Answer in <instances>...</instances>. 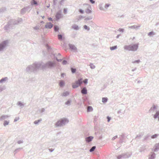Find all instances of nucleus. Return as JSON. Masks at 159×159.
Returning a JSON list of instances; mask_svg holds the SVG:
<instances>
[{
  "label": "nucleus",
  "mask_w": 159,
  "mask_h": 159,
  "mask_svg": "<svg viewBox=\"0 0 159 159\" xmlns=\"http://www.w3.org/2000/svg\"><path fill=\"white\" fill-rule=\"evenodd\" d=\"M138 48V45L134 44L133 45L129 46H125L124 47L125 49L129 51H135L137 50Z\"/></svg>",
  "instance_id": "nucleus-1"
},
{
  "label": "nucleus",
  "mask_w": 159,
  "mask_h": 159,
  "mask_svg": "<svg viewBox=\"0 0 159 159\" xmlns=\"http://www.w3.org/2000/svg\"><path fill=\"white\" fill-rule=\"evenodd\" d=\"M82 79H79L77 81H76L75 83L73 84L72 87L73 88H75L80 86L82 83Z\"/></svg>",
  "instance_id": "nucleus-2"
},
{
  "label": "nucleus",
  "mask_w": 159,
  "mask_h": 159,
  "mask_svg": "<svg viewBox=\"0 0 159 159\" xmlns=\"http://www.w3.org/2000/svg\"><path fill=\"white\" fill-rule=\"evenodd\" d=\"M65 121V120H61L58 121L56 124L57 126H61L62 125Z\"/></svg>",
  "instance_id": "nucleus-3"
},
{
  "label": "nucleus",
  "mask_w": 159,
  "mask_h": 159,
  "mask_svg": "<svg viewBox=\"0 0 159 159\" xmlns=\"http://www.w3.org/2000/svg\"><path fill=\"white\" fill-rule=\"evenodd\" d=\"M53 25L51 23H47L46 24L45 27L46 28L51 29Z\"/></svg>",
  "instance_id": "nucleus-4"
},
{
  "label": "nucleus",
  "mask_w": 159,
  "mask_h": 159,
  "mask_svg": "<svg viewBox=\"0 0 159 159\" xmlns=\"http://www.w3.org/2000/svg\"><path fill=\"white\" fill-rule=\"evenodd\" d=\"M7 43V42L5 41L3 42L2 43L0 44V50L3 49L4 47L6 46Z\"/></svg>",
  "instance_id": "nucleus-5"
},
{
  "label": "nucleus",
  "mask_w": 159,
  "mask_h": 159,
  "mask_svg": "<svg viewBox=\"0 0 159 159\" xmlns=\"http://www.w3.org/2000/svg\"><path fill=\"white\" fill-rule=\"evenodd\" d=\"M55 63L51 62H48L46 64V66L48 67H51L54 66Z\"/></svg>",
  "instance_id": "nucleus-6"
},
{
  "label": "nucleus",
  "mask_w": 159,
  "mask_h": 159,
  "mask_svg": "<svg viewBox=\"0 0 159 159\" xmlns=\"http://www.w3.org/2000/svg\"><path fill=\"white\" fill-rule=\"evenodd\" d=\"M93 139V137L92 136H90L86 138L85 139L86 141L88 142H89L91 141Z\"/></svg>",
  "instance_id": "nucleus-7"
},
{
  "label": "nucleus",
  "mask_w": 159,
  "mask_h": 159,
  "mask_svg": "<svg viewBox=\"0 0 159 159\" xmlns=\"http://www.w3.org/2000/svg\"><path fill=\"white\" fill-rule=\"evenodd\" d=\"M82 93L86 94L87 93V90L85 88H84L81 90Z\"/></svg>",
  "instance_id": "nucleus-8"
},
{
  "label": "nucleus",
  "mask_w": 159,
  "mask_h": 159,
  "mask_svg": "<svg viewBox=\"0 0 159 159\" xmlns=\"http://www.w3.org/2000/svg\"><path fill=\"white\" fill-rule=\"evenodd\" d=\"M159 111H157L156 112V114L155 115H154L153 116L155 118H156L158 117V116H159Z\"/></svg>",
  "instance_id": "nucleus-9"
},
{
  "label": "nucleus",
  "mask_w": 159,
  "mask_h": 159,
  "mask_svg": "<svg viewBox=\"0 0 159 159\" xmlns=\"http://www.w3.org/2000/svg\"><path fill=\"white\" fill-rule=\"evenodd\" d=\"M93 110L92 107H91L89 106L88 107L87 111H90Z\"/></svg>",
  "instance_id": "nucleus-10"
},
{
  "label": "nucleus",
  "mask_w": 159,
  "mask_h": 159,
  "mask_svg": "<svg viewBox=\"0 0 159 159\" xmlns=\"http://www.w3.org/2000/svg\"><path fill=\"white\" fill-rule=\"evenodd\" d=\"M85 12L87 14L90 13L91 12V11L90 9H87L85 10Z\"/></svg>",
  "instance_id": "nucleus-11"
},
{
  "label": "nucleus",
  "mask_w": 159,
  "mask_h": 159,
  "mask_svg": "<svg viewBox=\"0 0 159 159\" xmlns=\"http://www.w3.org/2000/svg\"><path fill=\"white\" fill-rule=\"evenodd\" d=\"M73 28L75 30H77L79 29V27L78 26L76 25H74L72 26Z\"/></svg>",
  "instance_id": "nucleus-12"
},
{
  "label": "nucleus",
  "mask_w": 159,
  "mask_h": 159,
  "mask_svg": "<svg viewBox=\"0 0 159 159\" xmlns=\"http://www.w3.org/2000/svg\"><path fill=\"white\" fill-rule=\"evenodd\" d=\"M70 48L72 49L75 50L76 49V48H75V47L73 45H70Z\"/></svg>",
  "instance_id": "nucleus-13"
},
{
  "label": "nucleus",
  "mask_w": 159,
  "mask_h": 159,
  "mask_svg": "<svg viewBox=\"0 0 159 159\" xmlns=\"http://www.w3.org/2000/svg\"><path fill=\"white\" fill-rule=\"evenodd\" d=\"M54 29L55 31H57L59 30V27L57 26H55L54 27Z\"/></svg>",
  "instance_id": "nucleus-14"
},
{
  "label": "nucleus",
  "mask_w": 159,
  "mask_h": 159,
  "mask_svg": "<svg viewBox=\"0 0 159 159\" xmlns=\"http://www.w3.org/2000/svg\"><path fill=\"white\" fill-rule=\"evenodd\" d=\"M96 148L95 146H93L92 148L89 151L90 152H92L94 151Z\"/></svg>",
  "instance_id": "nucleus-15"
},
{
  "label": "nucleus",
  "mask_w": 159,
  "mask_h": 159,
  "mask_svg": "<svg viewBox=\"0 0 159 159\" xmlns=\"http://www.w3.org/2000/svg\"><path fill=\"white\" fill-rule=\"evenodd\" d=\"M117 48V46H114L112 47H110V49L111 50H113L116 49Z\"/></svg>",
  "instance_id": "nucleus-16"
},
{
  "label": "nucleus",
  "mask_w": 159,
  "mask_h": 159,
  "mask_svg": "<svg viewBox=\"0 0 159 159\" xmlns=\"http://www.w3.org/2000/svg\"><path fill=\"white\" fill-rule=\"evenodd\" d=\"M107 101V98H103L102 99V102H105Z\"/></svg>",
  "instance_id": "nucleus-17"
},
{
  "label": "nucleus",
  "mask_w": 159,
  "mask_h": 159,
  "mask_svg": "<svg viewBox=\"0 0 159 159\" xmlns=\"http://www.w3.org/2000/svg\"><path fill=\"white\" fill-rule=\"evenodd\" d=\"M32 4H35L37 5V2L36 1H35L34 0H33L32 1V2H31Z\"/></svg>",
  "instance_id": "nucleus-18"
},
{
  "label": "nucleus",
  "mask_w": 159,
  "mask_h": 159,
  "mask_svg": "<svg viewBox=\"0 0 159 159\" xmlns=\"http://www.w3.org/2000/svg\"><path fill=\"white\" fill-rule=\"evenodd\" d=\"M64 84V82L63 81H61L59 83V85L60 86H62Z\"/></svg>",
  "instance_id": "nucleus-19"
},
{
  "label": "nucleus",
  "mask_w": 159,
  "mask_h": 159,
  "mask_svg": "<svg viewBox=\"0 0 159 159\" xmlns=\"http://www.w3.org/2000/svg\"><path fill=\"white\" fill-rule=\"evenodd\" d=\"M9 123V122L7 121H5L4 122V126H6V125H8Z\"/></svg>",
  "instance_id": "nucleus-20"
},
{
  "label": "nucleus",
  "mask_w": 159,
  "mask_h": 159,
  "mask_svg": "<svg viewBox=\"0 0 159 159\" xmlns=\"http://www.w3.org/2000/svg\"><path fill=\"white\" fill-rule=\"evenodd\" d=\"M157 136V134H155L151 136V138L152 139H154L156 138Z\"/></svg>",
  "instance_id": "nucleus-21"
},
{
  "label": "nucleus",
  "mask_w": 159,
  "mask_h": 159,
  "mask_svg": "<svg viewBox=\"0 0 159 159\" xmlns=\"http://www.w3.org/2000/svg\"><path fill=\"white\" fill-rule=\"evenodd\" d=\"M58 39L59 40H61L62 38V36L61 35H58Z\"/></svg>",
  "instance_id": "nucleus-22"
},
{
  "label": "nucleus",
  "mask_w": 159,
  "mask_h": 159,
  "mask_svg": "<svg viewBox=\"0 0 159 159\" xmlns=\"http://www.w3.org/2000/svg\"><path fill=\"white\" fill-rule=\"evenodd\" d=\"M71 70L72 72L73 73H75V72L76 70H75V69H73V68H71Z\"/></svg>",
  "instance_id": "nucleus-23"
},
{
  "label": "nucleus",
  "mask_w": 159,
  "mask_h": 159,
  "mask_svg": "<svg viewBox=\"0 0 159 159\" xmlns=\"http://www.w3.org/2000/svg\"><path fill=\"white\" fill-rule=\"evenodd\" d=\"M140 62V60H138L136 61H134L133 63H139Z\"/></svg>",
  "instance_id": "nucleus-24"
},
{
  "label": "nucleus",
  "mask_w": 159,
  "mask_h": 159,
  "mask_svg": "<svg viewBox=\"0 0 159 159\" xmlns=\"http://www.w3.org/2000/svg\"><path fill=\"white\" fill-rule=\"evenodd\" d=\"M84 28L85 29V30H89V29L88 28V26L86 25H84Z\"/></svg>",
  "instance_id": "nucleus-25"
},
{
  "label": "nucleus",
  "mask_w": 159,
  "mask_h": 159,
  "mask_svg": "<svg viewBox=\"0 0 159 159\" xmlns=\"http://www.w3.org/2000/svg\"><path fill=\"white\" fill-rule=\"evenodd\" d=\"M88 82V79H85L84 80V81L83 82L85 84H86Z\"/></svg>",
  "instance_id": "nucleus-26"
},
{
  "label": "nucleus",
  "mask_w": 159,
  "mask_h": 159,
  "mask_svg": "<svg viewBox=\"0 0 159 159\" xmlns=\"http://www.w3.org/2000/svg\"><path fill=\"white\" fill-rule=\"evenodd\" d=\"M156 109V107L155 105H153V107L151 108L150 110L152 109Z\"/></svg>",
  "instance_id": "nucleus-27"
},
{
  "label": "nucleus",
  "mask_w": 159,
  "mask_h": 159,
  "mask_svg": "<svg viewBox=\"0 0 159 159\" xmlns=\"http://www.w3.org/2000/svg\"><path fill=\"white\" fill-rule=\"evenodd\" d=\"M118 30L120 31V32H123L124 31V29H121V28H120L119 29V30Z\"/></svg>",
  "instance_id": "nucleus-28"
},
{
  "label": "nucleus",
  "mask_w": 159,
  "mask_h": 159,
  "mask_svg": "<svg viewBox=\"0 0 159 159\" xmlns=\"http://www.w3.org/2000/svg\"><path fill=\"white\" fill-rule=\"evenodd\" d=\"M6 80V79L5 78H4V79H1L0 80V82L1 83H2V82L3 81H5Z\"/></svg>",
  "instance_id": "nucleus-29"
},
{
  "label": "nucleus",
  "mask_w": 159,
  "mask_h": 159,
  "mask_svg": "<svg viewBox=\"0 0 159 159\" xmlns=\"http://www.w3.org/2000/svg\"><path fill=\"white\" fill-rule=\"evenodd\" d=\"M67 63V61L65 60H64L62 61V64H66Z\"/></svg>",
  "instance_id": "nucleus-30"
},
{
  "label": "nucleus",
  "mask_w": 159,
  "mask_h": 159,
  "mask_svg": "<svg viewBox=\"0 0 159 159\" xmlns=\"http://www.w3.org/2000/svg\"><path fill=\"white\" fill-rule=\"evenodd\" d=\"M107 119L108 122H109L110 120V117L109 116H107Z\"/></svg>",
  "instance_id": "nucleus-31"
},
{
  "label": "nucleus",
  "mask_w": 159,
  "mask_h": 159,
  "mask_svg": "<svg viewBox=\"0 0 159 159\" xmlns=\"http://www.w3.org/2000/svg\"><path fill=\"white\" fill-rule=\"evenodd\" d=\"M39 120H38L37 121L36 120V121H35L34 122V123L35 124H37L39 122Z\"/></svg>",
  "instance_id": "nucleus-32"
},
{
  "label": "nucleus",
  "mask_w": 159,
  "mask_h": 159,
  "mask_svg": "<svg viewBox=\"0 0 159 159\" xmlns=\"http://www.w3.org/2000/svg\"><path fill=\"white\" fill-rule=\"evenodd\" d=\"M109 6V4H106L105 6V8H107Z\"/></svg>",
  "instance_id": "nucleus-33"
},
{
  "label": "nucleus",
  "mask_w": 159,
  "mask_h": 159,
  "mask_svg": "<svg viewBox=\"0 0 159 159\" xmlns=\"http://www.w3.org/2000/svg\"><path fill=\"white\" fill-rule=\"evenodd\" d=\"M90 1L92 3H94V1L93 0H90Z\"/></svg>",
  "instance_id": "nucleus-34"
},
{
  "label": "nucleus",
  "mask_w": 159,
  "mask_h": 159,
  "mask_svg": "<svg viewBox=\"0 0 159 159\" xmlns=\"http://www.w3.org/2000/svg\"><path fill=\"white\" fill-rule=\"evenodd\" d=\"M79 11L81 13H83V11L82 10H80Z\"/></svg>",
  "instance_id": "nucleus-35"
},
{
  "label": "nucleus",
  "mask_w": 159,
  "mask_h": 159,
  "mask_svg": "<svg viewBox=\"0 0 159 159\" xmlns=\"http://www.w3.org/2000/svg\"><path fill=\"white\" fill-rule=\"evenodd\" d=\"M49 20H52V18H48Z\"/></svg>",
  "instance_id": "nucleus-36"
},
{
  "label": "nucleus",
  "mask_w": 159,
  "mask_h": 159,
  "mask_svg": "<svg viewBox=\"0 0 159 159\" xmlns=\"http://www.w3.org/2000/svg\"><path fill=\"white\" fill-rule=\"evenodd\" d=\"M153 34V33L152 32H151L149 33V35H151V34Z\"/></svg>",
  "instance_id": "nucleus-37"
},
{
  "label": "nucleus",
  "mask_w": 159,
  "mask_h": 159,
  "mask_svg": "<svg viewBox=\"0 0 159 159\" xmlns=\"http://www.w3.org/2000/svg\"><path fill=\"white\" fill-rule=\"evenodd\" d=\"M65 74H62L61 75V76L62 77H63V75H64Z\"/></svg>",
  "instance_id": "nucleus-38"
},
{
  "label": "nucleus",
  "mask_w": 159,
  "mask_h": 159,
  "mask_svg": "<svg viewBox=\"0 0 159 159\" xmlns=\"http://www.w3.org/2000/svg\"><path fill=\"white\" fill-rule=\"evenodd\" d=\"M64 11L65 12V13H66V9H64Z\"/></svg>",
  "instance_id": "nucleus-39"
},
{
  "label": "nucleus",
  "mask_w": 159,
  "mask_h": 159,
  "mask_svg": "<svg viewBox=\"0 0 159 159\" xmlns=\"http://www.w3.org/2000/svg\"><path fill=\"white\" fill-rule=\"evenodd\" d=\"M157 145L158 147L159 148V144H157Z\"/></svg>",
  "instance_id": "nucleus-40"
},
{
  "label": "nucleus",
  "mask_w": 159,
  "mask_h": 159,
  "mask_svg": "<svg viewBox=\"0 0 159 159\" xmlns=\"http://www.w3.org/2000/svg\"><path fill=\"white\" fill-rule=\"evenodd\" d=\"M63 95H64V96H65L66 95H65V94H64H64H63Z\"/></svg>",
  "instance_id": "nucleus-41"
},
{
  "label": "nucleus",
  "mask_w": 159,
  "mask_h": 159,
  "mask_svg": "<svg viewBox=\"0 0 159 159\" xmlns=\"http://www.w3.org/2000/svg\"><path fill=\"white\" fill-rule=\"evenodd\" d=\"M158 120H159V116H158Z\"/></svg>",
  "instance_id": "nucleus-42"
},
{
  "label": "nucleus",
  "mask_w": 159,
  "mask_h": 159,
  "mask_svg": "<svg viewBox=\"0 0 159 159\" xmlns=\"http://www.w3.org/2000/svg\"><path fill=\"white\" fill-rule=\"evenodd\" d=\"M57 60L58 61H60L59 60Z\"/></svg>",
  "instance_id": "nucleus-43"
},
{
  "label": "nucleus",
  "mask_w": 159,
  "mask_h": 159,
  "mask_svg": "<svg viewBox=\"0 0 159 159\" xmlns=\"http://www.w3.org/2000/svg\"><path fill=\"white\" fill-rule=\"evenodd\" d=\"M67 93V94H68V93Z\"/></svg>",
  "instance_id": "nucleus-44"
}]
</instances>
